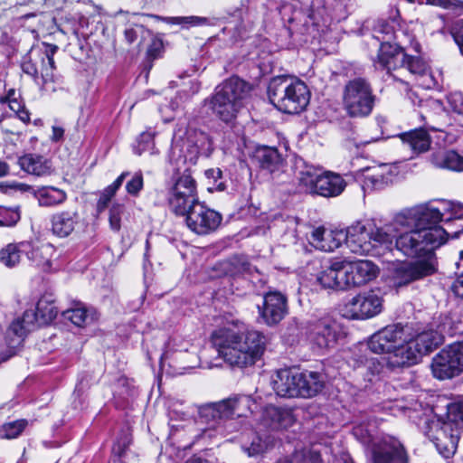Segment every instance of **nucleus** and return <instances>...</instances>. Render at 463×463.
Segmentation results:
<instances>
[{
  "instance_id": "864d4df0",
  "label": "nucleus",
  "mask_w": 463,
  "mask_h": 463,
  "mask_svg": "<svg viewBox=\"0 0 463 463\" xmlns=\"http://www.w3.org/2000/svg\"><path fill=\"white\" fill-rule=\"evenodd\" d=\"M20 218L18 207L7 208L0 206V226H14L19 222Z\"/></svg>"
},
{
  "instance_id": "09e8293b",
  "label": "nucleus",
  "mask_w": 463,
  "mask_h": 463,
  "mask_svg": "<svg viewBox=\"0 0 463 463\" xmlns=\"http://www.w3.org/2000/svg\"><path fill=\"white\" fill-rule=\"evenodd\" d=\"M62 317L64 319L71 321L72 324L80 327L85 326L89 319H90L88 311L83 307L67 309L62 312Z\"/></svg>"
},
{
  "instance_id": "7c9ffc66",
  "label": "nucleus",
  "mask_w": 463,
  "mask_h": 463,
  "mask_svg": "<svg viewBox=\"0 0 463 463\" xmlns=\"http://www.w3.org/2000/svg\"><path fill=\"white\" fill-rule=\"evenodd\" d=\"M442 210L446 213L444 219L446 226L452 229L453 232H458L457 236H450L451 238H458L463 234V203L456 202H441Z\"/></svg>"
},
{
  "instance_id": "de8ad7c7",
  "label": "nucleus",
  "mask_w": 463,
  "mask_h": 463,
  "mask_svg": "<svg viewBox=\"0 0 463 463\" xmlns=\"http://www.w3.org/2000/svg\"><path fill=\"white\" fill-rule=\"evenodd\" d=\"M26 425L27 421L25 420H17L5 423L0 428V438L15 439L24 431Z\"/></svg>"
},
{
  "instance_id": "423d86ee",
  "label": "nucleus",
  "mask_w": 463,
  "mask_h": 463,
  "mask_svg": "<svg viewBox=\"0 0 463 463\" xmlns=\"http://www.w3.org/2000/svg\"><path fill=\"white\" fill-rule=\"evenodd\" d=\"M250 90L249 85L238 77H231L216 87L210 99L213 112L222 121L231 122L242 107Z\"/></svg>"
},
{
  "instance_id": "7ed1b4c3",
  "label": "nucleus",
  "mask_w": 463,
  "mask_h": 463,
  "mask_svg": "<svg viewBox=\"0 0 463 463\" xmlns=\"http://www.w3.org/2000/svg\"><path fill=\"white\" fill-rule=\"evenodd\" d=\"M252 401L248 395H233L219 402L204 406L200 411V418L207 427L202 430V439H213L224 436L227 420L232 416L241 417L251 410Z\"/></svg>"
},
{
  "instance_id": "e2e57ef3",
  "label": "nucleus",
  "mask_w": 463,
  "mask_h": 463,
  "mask_svg": "<svg viewBox=\"0 0 463 463\" xmlns=\"http://www.w3.org/2000/svg\"><path fill=\"white\" fill-rule=\"evenodd\" d=\"M164 52V43L160 38L154 37L147 48L146 55L149 60H156L161 57Z\"/></svg>"
},
{
  "instance_id": "3c124183",
  "label": "nucleus",
  "mask_w": 463,
  "mask_h": 463,
  "mask_svg": "<svg viewBox=\"0 0 463 463\" xmlns=\"http://www.w3.org/2000/svg\"><path fill=\"white\" fill-rule=\"evenodd\" d=\"M447 420L459 432L463 428V403H454L448 407Z\"/></svg>"
},
{
  "instance_id": "39448f33",
  "label": "nucleus",
  "mask_w": 463,
  "mask_h": 463,
  "mask_svg": "<svg viewBox=\"0 0 463 463\" xmlns=\"http://www.w3.org/2000/svg\"><path fill=\"white\" fill-rule=\"evenodd\" d=\"M268 96L275 108L288 114L303 111L310 99L308 89L303 81H293L281 77L271 80L268 87Z\"/></svg>"
},
{
  "instance_id": "e433bc0d",
  "label": "nucleus",
  "mask_w": 463,
  "mask_h": 463,
  "mask_svg": "<svg viewBox=\"0 0 463 463\" xmlns=\"http://www.w3.org/2000/svg\"><path fill=\"white\" fill-rule=\"evenodd\" d=\"M252 159L258 163L261 168L273 171L279 165L281 156L277 148L262 146L255 149Z\"/></svg>"
},
{
  "instance_id": "6e6552de",
  "label": "nucleus",
  "mask_w": 463,
  "mask_h": 463,
  "mask_svg": "<svg viewBox=\"0 0 463 463\" xmlns=\"http://www.w3.org/2000/svg\"><path fill=\"white\" fill-rule=\"evenodd\" d=\"M168 207L175 215L184 216L199 201L196 181L187 171L167 188Z\"/></svg>"
},
{
  "instance_id": "774afa93",
  "label": "nucleus",
  "mask_w": 463,
  "mask_h": 463,
  "mask_svg": "<svg viewBox=\"0 0 463 463\" xmlns=\"http://www.w3.org/2000/svg\"><path fill=\"white\" fill-rule=\"evenodd\" d=\"M43 53L46 58L45 63L48 65L55 64L53 56L58 51V46L52 43H43Z\"/></svg>"
},
{
  "instance_id": "f3484780",
  "label": "nucleus",
  "mask_w": 463,
  "mask_h": 463,
  "mask_svg": "<svg viewBox=\"0 0 463 463\" xmlns=\"http://www.w3.org/2000/svg\"><path fill=\"white\" fill-rule=\"evenodd\" d=\"M343 285L345 289L353 287H360L376 278L378 268L370 260H358L354 262L343 261L341 271Z\"/></svg>"
},
{
  "instance_id": "c756f323",
  "label": "nucleus",
  "mask_w": 463,
  "mask_h": 463,
  "mask_svg": "<svg viewBox=\"0 0 463 463\" xmlns=\"http://www.w3.org/2000/svg\"><path fill=\"white\" fill-rule=\"evenodd\" d=\"M415 350L420 352V358L436 349L443 342V336L435 330L429 329L409 338Z\"/></svg>"
},
{
  "instance_id": "79ce46f5",
  "label": "nucleus",
  "mask_w": 463,
  "mask_h": 463,
  "mask_svg": "<svg viewBox=\"0 0 463 463\" xmlns=\"http://www.w3.org/2000/svg\"><path fill=\"white\" fill-rule=\"evenodd\" d=\"M129 175V172H123L118 178L109 186H107L100 194V196L97 203V209L99 212L104 211L111 199L116 194L117 191L122 185L125 178Z\"/></svg>"
},
{
  "instance_id": "c85d7f7f",
  "label": "nucleus",
  "mask_w": 463,
  "mask_h": 463,
  "mask_svg": "<svg viewBox=\"0 0 463 463\" xmlns=\"http://www.w3.org/2000/svg\"><path fill=\"white\" fill-rule=\"evenodd\" d=\"M299 396L310 398L317 395L324 387L323 376L317 372L298 373Z\"/></svg>"
},
{
  "instance_id": "bb28decb",
  "label": "nucleus",
  "mask_w": 463,
  "mask_h": 463,
  "mask_svg": "<svg viewBox=\"0 0 463 463\" xmlns=\"http://www.w3.org/2000/svg\"><path fill=\"white\" fill-rule=\"evenodd\" d=\"M402 144L414 155L427 152L431 144V139L424 128H416L399 135Z\"/></svg>"
},
{
  "instance_id": "a18cd8bd",
  "label": "nucleus",
  "mask_w": 463,
  "mask_h": 463,
  "mask_svg": "<svg viewBox=\"0 0 463 463\" xmlns=\"http://www.w3.org/2000/svg\"><path fill=\"white\" fill-rule=\"evenodd\" d=\"M154 18L163 21L169 24H180L188 28L189 26H199L207 23V18L201 16H176V17H162L159 15H153Z\"/></svg>"
},
{
  "instance_id": "49530a36",
  "label": "nucleus",
  "mask_w": 463,
  "mask_h": 463,
  "mask_svg": "<svg viewBox=\"0 0 463 463\" xmlns=\"http://www.w3.org/2000/svg\"><path fill=\"white\" fill-rule=\"evenodd\" d=\"M402 67L406 68L411 74L419 76L427 71L429 65L420 55H411L405 52Z\"/></svg>"
},
{
  "instance_id": "6e6d98bb",
  "label": "nucleus",
  "mask_w": 463,
  "mask_h": 463,
  "mask_svg": "<svg viewBox=\"0 0 463 463\" xmlns=\"http://www.w3.org/2000/svg\"><path fill=\"white\" fill-rule=\"evenodd\" d=\"M144 187V177L141 171L135 172L131 178L126 184L127 193L134 197H137Z\"/></svg>"
},
{
  "instance_id": "052dcab7",
  "label": "nucleus",
  "mask_w": 463,
  "mask_h": 463,
  "mask_svg": "<svg viewBox=\"0 0 463 463\" xmlns=\"http://www.w3.org/2000/svg\"><path fill=\"white\" fill-rule=\"evenodd\" d=\"M385 360L386 357H383L381 360L378 358L369 359L366 361L365 368L372 376L380 375L383 372L384 367H387Z\"/></svg>"
},
{
  "instance_id": "a878e982",
  "label": "nucleus",
  "mask_w": 463,
  "mask_h": 463,
  "mask_svg": "<svg viewBox=\"0 0 463 463\" xmlns=\"http://www.w3.org/2000/svg\"><path fill=\"white\" fill-rule=\"evenodd\" d=\"M345 185L346 184L340 175L321 170L314 194L324 197L337 196L345 190Z\"/></svg>"
},
{
  "instance_id": "0eeeda50",
  "label": "nucleus",
  "mask_w": 463,
  "mask_h": 463,
  "mask_svg": "<svg viewBox=\"0 0 463 463\" xmlns=\"http://www.w3.org/2000/svg\"><path fill=\"white\" fill-rule=\"evenodd\" d=\"M376 96L371 82L357 77L346 82L342 93L343 109L353 118L369 117L375 106Z\"/></svg>"
},
{
  "instance_id": "412c9836",
  "label": "nucleus",
  "mask_w": 463,
  "mask_h": 463,
  "mask_svg": "<svg viewBox=\"0 0 463 463\" xmlns=\"http://www.w3.org/2000/svg\"><path fill=\"white\" fill-rule=\"evenodd\" d=\"M400 229V226L395 224V216L391 222L381 227H377L372 222L371 240L373 242L372 243V246H373V255L381 253L378 249L392 250L393 245H395L394 241H396V238L398 237L397 232Z\"/></svg>"
},
{
  "instance_id": "5701e85b",
  "label": "nucleus",
  "mask_w": 463,
  "mask_h": 463,
  "mask_svg": "<svg viewBox=\"0 0 463 463\" xmlns=\"http://www.w3.org/2000/svg\"><path fill=\"white\" fill-rule=\"evenodd\" d=\"M406 335V341L398 345L392 354L386 356V364L390 369L411 366L420 361V352L415 350Z\"/></svg>"
},
{
  "instance_id": "a19ab883",
  "label": "nucleus",
  "mask_w": 463,
  "mask_h": 463,
  "mask_svg": "<svg viewBox=\"0 0 463 463\" xmlns=\"http://www.w3.org/2000/svg\"><path fill=\"white\" fill-rule=\"evenodd\" d=\"M52 251V248L48 244L36 248L31 246L30 250L25 252V255L34 266L43 271H49L52 267L50 260V254Z\"/></svg>"
},
{
  "instance_id": "5fc2aeb1",
  "label": "nucleus",
  "mask_w": 463,
  "mask_h": 463,
  "mask_svg": "<svg viewBox=\"0 0 463 463\" xmlns=\"http://www.w3.org/2000/svg\"><path fill=\"white\" fill-rule=\"evenodd\" d=\"M269 443L266 439H263L260 436L255 435L250 445L243 444L242 449L249 456H257L263 453L268 449Z\"/></svg>"
},
{
  "instance_id": "6ab92c4d",
  "label": "nucleus",
  "mask_w": 463,
  "mask_h": 463,
  "mask_svg": "<svg viewBox=\"0 0 463 463\" xmlns=\"http://www.w3.org/2000/svg\"><path fill=\"white\" fill-rule=\"evenodd\" d=\"M392 169L388 165L368 167L364 172L362 188L364 193L381 191L393 182Z\"/></svg>"
},
{
  "instance_id": "8fccbe9b",
  "label": "nucleus",
  "mask_w": 463,
  "mask_h": 463,
  "mask_svg": "<svg viewBox=\"0 0 463 463\" xmlns=\"http://www.w3.org/2000/svg\"><path fill=\"white\" fill-rule=\"evenodd\" d=\"M278 463H321V457L316 451H297Z\"/></svg>"
},
{
  "instance_id": "338daca9",
  "label": "nucleus",
  "mask_w": 463,
  "mask_h": 463,
  "mask_svg": "<svg viewBox=\"0 0 463 463\" xmlns=\"http://www.w3.org/2000/svg\"><path fill=\"white\" fill-rule=\"evenodd\" d=\"M22 71L32 76L38 84H40V82L38 81V71H37V67L36 65L30 60V59H24L23 63H22Z\"/></svg>"
},
{
  "instance_id": "c9c22d12",
  "label": "nucleus",
  "mask_w": 463,
  "mask_h": 463,
  "mask_svg": "<svg viewBox=\"0 0 463 463\" xmlns=\"http://www.w3.org/2000/svg\"><path fill=\"white\" fill-rule=\"evenodd\" d=\"M33 196L41 206H55L62 203L67 199L66 193L53 186H43L33 190Z\"/></svg>"
},
{
  "instance_id": "f03ea898",
  "label": "nucleus",
  "mask_w": 463,
  "mask_h": 463,
  "mask_svg": "<svg viewBox=\"0 0 463 463\" xmlns=\"http://www.w3.org/2000/svg\"><path fill=\"white\" fill-rule=\"evenodd\" d=\"M211 343L217 357L205 361L203 367H218L222 361L232 367L245 368L253 365L261 357L266 338L255 330L240 332L231 327H221L213 332Z\"/></svg>"
},
{
  "instance_id": "2f4dec72",
  "label": "nucleus",
  "mask_w": 463,
  "mask_h": 463,
  "mask_svg": "<svg viewBox=\"0 0 463 463\" xmlns=\"http://www.w3.org/2000/svg\"><path fill=\"white\" fill-rule=\"evenodd\" d=\"M18 163L24 171L37 176L50 175L52 172L51 162L40 155H24L19 158Z\"/></svg>"
},
{
  "instance_id": "4c0bfd02",
  "label": "nucleus",
  "mask_w": 463,
  "mask_h": 463,
  "mask_svg": "<svg viewBox=\"0 0 463 463\" xmlns=\"http://www.w3.org/2000/svg\"><path fill=\"white\" fill-rule=\"evenodd\" d=\"M31 244L21 242L18 244L10 243L0 250V262L8 268L16 266L30 250Z\"/></svg>"
},
{
  "instance_id": "37998d69",
  "label": "nucleus",
  "mask_w": 463,
  "mask_h": 463,
  "mask_svg": "<svg viewBox=\"0 0 463 463\" xmlns=\"http://www.w3.org/2000/svg\"><path fill=\"white\" fill-rule=\"evenodd\" d=\"M438 23L440 25L439 32L441 34L449 33L453 37L455 43L458 46L461 54L463 55V19L456 20L449 29L446 27V23L443 15L438 17Z\"/></svg>"
},
{
  "instance_id": "393cba45",
  "label": "nucleus",
  "mask_w": 463,
  "mask_h": 463,
  "mask_svg": "<svg viewBox=\"0 0 463 463\" xmlns=\"http://www.w3.org/2000/svg\"><path fill=\"white\" fill-rule=\"evenodd\" d=\"M321 169L307 165L302 159L297 160L295 165V178L300 192L315 194L317 182Z\"/></svg>"
},
{
  "instance_id": "1a4fd4ad",
  "label": "nucleus",
  "mask_w": 463,
  "mask_h": 463,
  "mask_svg": "<svg viewBox=\"0 0 463 463\" xmlns=\"http://www.w3.org/2000/svg\"><path fill=\"white\" fill-rule=\"evenodd\" d=\"M424 433L444 458H449L456 452L459 433L449 421L433 417L426 421Z\"/></svg>"
},
{
  "instance_id": "72a5a7b5",
  "label": "nucleus",
  "mask_w": 463,
  "mask_h": 463,
  "mask_svg": "<svg viewBox=\"0 0 463 463\" xmlns=\"http://www.w3.org/2000/svg\"><path fill=\"white\" fill-rule=\"evenodd\" d=\"M343 261H334L317 275V281L327 288L345 290V279L341 275Z\"/></svg>"
},
{
  "instance_id": "69168bd1",
  "label": "nucleus",
  "mask_w": 463,
  "mask_h": 463,
  "mask_svg": "<svg viewBox=\"0 0 463 463\" xmlns=\"http://www.w3.org/2000/svg\"><path fill=\"white\" fill-rule=\"evenodd\" d=\"M448 101L455 112L463 115V94L461 92L450 93L448 96Z\"/></svg>"
},
{
  "instance_id": "4d7b16f0",
  "label": "nucleus",
  "mask_w": 463,
  "mask_h": 463,
  "mask_svg": "<svg viewBox=\"0 0 463 463\" xmlns=\"http://www.w3.org/2000/svg\"><path fill=\"white\" fill-rule=\"evenodd\" d=\"M55 64L48 65L45 61L43 60V68L41 71L42 86L46 90L51 89L54 90V87L50 85L56 81V75L54 74Z\"/></svg>"
},
{
  "instance_id": "4468645a",
  "label": "nucleus",
  "mask_w": 463,
  "mask_h": 463,
  "mask_svg": "<svg viewBox=\"0 0 463 463\" xmlns=\"http://www.w3.org/2000/svg\"><path fill=\"white\" fill-rule=\"evenodd\" d=\"M410 331L409 326L400 324L389 325L374 333L369 342V349L375 354H392L398 345L406 341V335Z\"/></svg>"
},
{
  "instance_id": "a211bd4d",
  "label": "nucleus",
  "mask_w": 463,
  "mask_h": 463,
  "mask_svg": "<svg viewBox=\"0 0 463 463\" xmlns=\"http://www.w3.org/2000/svg\"><path fill=\"white\" fill-rule=\"evenodd\" d=\"M287 297L279 291H269L263 296L262 306H259L260 317L268 326L279 324L288 314Z\"/></svg>"
},
{
  "instance_id": "cd10ccee",
  "label": "nucleus",
  "mask_w": 463,
  "mask_h": 463,
  "mask_svg": "<svg viewBox=\"0 0 463 463\" xmlns=\"http://www.w3.org/2000/svg\"><path fill=\"white\" fill-rule=\"evenodd\" d=\"M263 420L272 430L287 429L294 423V416L289 410L273 405L265 408Z\"/></svg>"
},
{
  "instance_id": "4be33fe9",
  "label": "nucleus",
  "mask_w": 463,
  "mask_h": 463,
  "mask_svg": "<svg viewBox=\"0 0 463 463\" xmlns=\"http://www.w3.org/2000/svg\"><path fill=\"white\" fill-rule=\"evenodd\" d=\"M405 52L396 47L392 42L385 41L381 43L376 59L373 61L374 66L388 72L402 67Z\"/></svg>"
},
{
  "instance_id": "c03bdc74",
  "label": "nucleus",
  "mask_w": 463,
  "mask_h": 463,
  "mask_svg": "<svg viewBox=\"0 0 463 463\" xmlns=\"http://www.w3.org/2000/svg\"><path fill=\"white\" fill-rule=\"evenodd\" d=\"M35 310L40 317V324L43 325L51 323L58 314V309L54 303L45 298L39 299Z\"/></svg>"
},
{
  "instance_id": "f704fd0d",
  "label": "nucleus",
  "mask_w": 463,
  "mask_h": 463,
  "mask_svg": "<svg viewBox=\"0 0 463 463\" xmlns=\"http://www.w3.org/2000/svg\"><path fill=\"white\" fill-rule=\"evenodd\" d=\"M431 163L439 168L463 171V156L454 150L438 151L431 155Z\"/></svg>"
},
{
  "instance_id": "680f3d73",
  "label": "nucleus",
  "mask_w": 463,
  "mask_h": 463,
  "mask_svg": "<svg viewBox=\"0 0 463 463\" xmlns=\"http://www.w3.org/2000/svg\"><path fill=\"white\" fill-rule=\"evenodd\" d=\"M420 82L419 84L426 90H431L439 86V80L433 72L428 67L427 71L424 73L420 74L419 76Z\"/></svg>"
},
{
  "instance_id": "b1692460",
  "label": "nucleus",
  "mask_w": 463,
  "mask_h": 463,
  "mask_svg": "<svg viewBox=\"0 0 463 463\" xmlns=\"http://www.w3.org/2000/svg\"><path fill=\"white\" fill-rule=\"evenodd\" d=\"M345 238L343 230H327L318 227L311 232L309 241L317 250L333 251L342 245Z\"/></svg>"
},
{
  "instance_id": "f8f14e48",
  "label": "nucleus",
  "mask_w": 463,
  "mask_h": 463,
  "mask_svg": "<svg viewBox=\"0 0 463 463\" xmlns=\"http://www.w3.org/2000/svg\"><path fill=\"white\" fill-rule=\"evenodd\" d=\"M342 335L340 325L331 317L307 322V335L309 342L318 349L333 347Z\"/></svg>"
},
{
  "instance_id": "13d9d810",
  "label": "nucleus",
  "mask_w": 463,
  "mask_h": 463,
  "mask_svg": "<svg viewBox=\"0 0 463 463\" xmlns=\"http://www.w3.org/2000/svg\"><path fill=\"white\" fill-rule=\"evenodd\" d=\"M131 443V438L129 435L125 434L123 437L118 439L114 444L112 451L115 456L118 457V461L125 463V458L128 453V447Z\"/></svg>"
},
{
  "instance_id": "2eb2a0df",
  "label": "nucleus",
  "mask_w": 463,
  "mask_h": 463,
  "mask_svg": "<svg viewBox=\"0 0 463 463\" xmlns=\"http://www.w3.org/2000/svg\"><path fill=\"white\" fill-rule=\"evenodd\" d=\"M40 324V317L35 309L25 310L22 318H17L12 322L6 331L5 341L9 348L8 355L2 357L1 361H6L15 354V349L22 344L25 335L34 329Z\"/></svg>"
},
{
  "instance_id": "473e14b6",
  "label": "nucleus",
  "mask_w": 463,
  "mask_h": 463,
  "mask_svg": "<svg viewBox=\"0 0 463 463\" xmlns=\"http://www.w3.org/2000/svg\"><path fill=\"white\" fill-rule=\"evenodd\" d=\"M78 223V214L73 212H60L52 217V231L61 238L69 236Z\"/></svg>"
},
{
  "instance_id": "bf43d9fd",
  "label": "nucleus",
  "mask_w": 463,
  "mask_h": 463,
  "mask_svg": "<svg viewBox=\"0 0 463 463\" xmlns=\"http://www.w3.org/2000/svg\"><path fill=\"white\" fill-rule=\"evenodd\" d=\"M420 5L439 6L444 9L461 8L463 3L459 0H417Z\"/></svg>"
},
{
  "instance_id": "20e7f679",
  "label": "nucleus",
  "mask_w": 463,
  "mask_h": 463,
  "mask_svg": "<svg viewBox=\"0 0 463 463\" xmlns=\"http://www.w3.org/2000/svg\"><path fill=\"white\" fill-rule=\"evenodd\" d=\"M377 421L369 420L353 428L354 436L372 449L373 463H408V455L401 442L391 436H377Z\"/></svg>"
},
{
  "instance_id": "ea45409f",
  "label": "nucleus",
  "mask_w": 463,
  "mask_h": 463,
  "mask_svg": "<svg viewBox=\"0 0 463 463\" xmlns=\"http://www.w3.org/2000/svg\"><path fill=\"white\" fill-rule=\"evenodd\" d=\"M392 43L399 49H402L403 52H406L408 50H412L418 54L420 52V45L409 27H399L396 29L393 32Z\"/></svg>"
},
{
  "instance_id": "603ef678",
  "label": "nucleus",
  "mask_w": 463,
  "mask_h": 463,
  "mask_svg": "<svg viewBox=\"0 0 463 463\" xmlns=\"http://www.w3.org/2000/svg\"><path fill=\"white\" fill-rule=\"evenodd\" d=\"M150 34V31L140 24H135L132 27L127 28L124 32L125 40L128 44H132L137 41H139L138 43H140L142 39Z\"/></svg>"
},
{
  "instance_id": "ddd939ff",
  "label": "nucleus",
  "mask_w": 463,
  "mask_h": 463,
  "mask_svg": "<svg viewBox=\"0 0 463 463\" xmlns=\"http://www.w3.org/2000/svg\"><path fill=\"white\" fill-rule=\"evenodd\" d=\"M187 227L196 234L205 235L220 226L222 215L200 200L184 215Z\"/></svg>"
},
{
  "instance_id": "aec40b11",
  "label": "nucleus",
  "mask_w": 463,
  "mask_h": 463,
  "mask_svg": "<svg viewBox=\"0 0 463 463\" xmlns=\"http://www.w3.org/2000/svg\"><path fill=\"white\" fill-rule=\"evenodd\" d=\"M298 373L291 368H283L276 372L271 383L277 395L286 398L299 396Z\"/></svg>"
},
{
  "instance_id": "dca6fc26",
  "label": "nucleus",
  "mask_w": 463,
  "mask_h": 463,
  "mask_svg": "<svg viewBox=\"0 0 463 463\" xmlns=\"http://www.w3.org/2000/svg\"><path fill=\"white\" fill-rule=\"evenodd\" d=\"M372 222H356L345 232V242L351 252L359 255L373 254L371 240Z\"/></svg>"
},
{
  "instance_id": "f257e3e1",
  "label": "nucleus",
  "mask_w": 463,
  "mask_h": 463,
  "mask_svg": "<svg viewBox=\"0 0 463 463\" xmlns=\"http://www.w3.org/2000/svg\"><path fill=\"white\" fill-rule=\"evenodd\" d=\"M445 217L441 204L440 207L417 205L395 214V224L400 226V231L404 230L396 238V250L406 257L418 258L414 261L402 262L395 268L393 279L398 287L437 272L438 262L434 250L443 245L449 236H457L458 233L448 226L443 228L438 224Z\"/></svg>"
},
{
  "instance_id": "9d476101",
  "label": "nucleus",
  "mask_w": 463,
  "mask_h": 463,
  "mask_svg": "<svg viewBox=\"0 0 463 463\" xmlns=\"http://www.w3.org/2000/svg\"><path fill=\"white\" fill-rule=\"evenodd\" d=\"M383 299L379 291L368 290L360 293L345 302L341 312L348 319L364 320L372 318L383 310Z\"/></svg>"
},
{
  "instance_id": "0e129e2a",
  "label": "nucleus",
  "mask_w": 463,
  "mask_h": 463,
  "mask_svg": "<svg viewBox=\"0 0 463 463\" xmlns=\"http://www.w3.org/2000/svg\"><path fill=\"white\" fill-rule=\"evenodd\" d=\"M154 134L150 131H145L140 134L137 143L138 146L136 149L137 155H141L144 151L149 149L153 146Z\"/></svg>"
},
{
  "instance_id": "9b49d317",
  "label": "nucleus",
  "mask_w": 463,
  "mask_h": 463,
  "mask_svg": "<svg viewBox=\"0 0 463 463\" xmlns=\"http://www.w3.org/2000/svg\"><path fill=\"white\" fill-rule=\"evenodd\" d=\"M433 376L439 380L451 379L463 373V343H453L441 349L432 359Z\"/></svg>"
},
{
  "instance_id": "58836bf2",
  "label": "nucleus",
  "mask_w": 463,
  "mask_h": 463,
  "mask_svg": "<svg viewBox=\"0 0 463 463\" xmlns=\"http://www.w3.org/2000/svg\"><path fill=\"white\" fill-rule=\"evenodd\" d=\"M0 104H8L9 109L21 121L30 122V112L25 108L21 95L14 89H10L5 95L0 96Z\"/></svg>"
}]
</instances>
